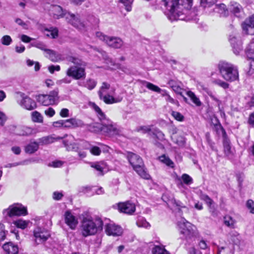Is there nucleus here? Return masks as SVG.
<instances>
[{"label":"nucleus","mask_w":254,"mask_h":254,"mask_svg":"<svg viewBox=\"0 0 254 254\" xmlns=\"http://www.w3.org/2000/svg\"><path fill=\"white\" fill-rule=\"evenodd\" d=\"M91 107L97 113V116L101 123H94L91 124L88 126V129L91 132H98L102 131L112 135L118 134L120 131L116 125L113 124L112 121L107 118L105 113L96 104L93 103L91 104Z\"/></svg>","instance_id":"f257e3e1"},{"label":"nucleus","mask_w":254,"mask_h":254,"mask_svg":"<svg viewBox=\"0 0 254 254\" xmlns=\"http://www.w3.org/2000/svg\"><path fill=\"white\" fill-rule=\"evenodd\" d=\"M168 10V17L172 21L186 20L185 12L192 5V0H162Z\"/></svg>","instance_id":"f03ea898"},{"label":"nucleus","mask_w":254,"mask_h":254,"mask_svg":"<svg viewBox=\"0 0 254 254\" xmlns=\"http://www.w3.org/2000/svg\"><path fill=\"white\" fill-rule=\"evenodd\" d=\"M79 218L81 234L84 237L94 235L98 231L102 230L103 223L102 220L98 218L94 220L88 212H83L80 215Z\"/></svg>","instance_id":"7ed1b4c3"},{"label":"nucleus","mask_w":254,"mask_h":254,"mask_svg":"<svg viewBox=\"0 0 254 254\" xmlns=\"http://www.w3.org/2000/svg\"><path fill=\"white\" fill-rule=\"evenodd\" d=\"M219 71L222 77L228 81H234L239 79L237 67L231 63L221 62L218 64Z\"/></svg>","instance_id":"20e7f679"},{"label":"nucleus","mask_w":254,"mask_h":254,"mask_svg":"<svg viewBox=\"0 0 254 254\" xmlns=\"http://www.w3.org/2000/svg\"><path fill=\"white\" fill-rule=\"evenodd\" d=\"M178 227L180 234L187 240L196 237L198 234L195 226L185 219H181L178 222Z\"/></svg>","instance_id":"39448f33"},{"label":"nucleus","mask_w":254,"mask_h":254,"mask_svg":"<svg viewBox=\"0 0 254 254\" xmlns=\"http://www.w3.org/2000/svg\"><path fill=\"white\" fill-rule=\"evenodd\" d=\"M36 99L43 106L57 105L59 102V90L56 89L48 94H40L37 96Z\"/></svg>","instance_id":"423d86ee"},{"label":"nucleus","mask_w":254,"mask_h":254,"mask_svg":"<svg viewBox=\"0 0 254 254\" xmlns=\"http://www.w3.org/2000/svg\"><path fill=\"white\" fill-rule=\"evenodd\" d=\"M4 217H13L15 216L26 215L27 214V209L22 204L17 203L11 205L8 208L3 210Z\"/></svg>","instance_id":"0eeeda50"},{"label":"nucleus","mask_w":254,"mask_h":254,"mask_svg":"<svg viewBox=\"0 0 254 254\" xmlns=\"http://www.w3.org/2000/svg\"><path fill=\"white\" fill-rule=\"evenodd\" d=\"M18 95L17 102L22 108L27 110H33L37 107V104L34 100L32 99L25 93L19 92Z\"/></svg>","instance_id":"6e6552de"},{"label":"nucleus","mask_w":254,"mask_h":254,"mask_svg":"<svg viewBox=\"0 0 254 254\" xmlns=\"http://www.w3.org/2000/svg\"><path fill=\"white\" fill-rule=\"evenodd\" d=\"M96 36L100 40L105 42L109 46L114 48H120L123 45L122 40L116 37H109L100 32L96 33Z\"/></svg>","instance_id":"1a4fd4ad"},{"label":"nucleus","mask_w":254,"mask_h":254,"mask_svg":"<svg viewBox=\"0 0 254 254\" xmlns=\"http://www.w3.org/2000/svg\"><path fill=\"white\" fill-rule=\"evenodd\" d=\"M66 74L76 80L84 79L86 76L85 68L79 66H71L66 70Z\"/></svg>","instance_id":"9d476101"},{"label":"nucleus","mask_w":254,"mask_h":254,"mask_svg":"<svg viewBox=\"0 0 254 254\" xmlns=\"http://www.w3.org/2000/svg\"><path fill=\"white\" fill-rule=\"evenodd\" d=\"M34 242L36 245L42 244L50 236L49 232L44 228L37 227L33 231Z\"/></svg>","instance_id":"9b49d317"},{"label":"nucleus","mask_w":254,"mask_h":254,"mask_svg":"<svg viewBox=\"0 0 254 254\" xmlns=\"http://www.w3.org/2000/svg\"><path fill=\"white\" fill-rule=\"evenodd\" d=\"M66 20L75 28L79 30L83 29L85 27V24L81 21L78 15L69 13L66 15Z\"/></svg>","instance_id":"f8f14e48"},{"label":"nucleus","mask_w":254,"mask_h":254,"mask_svg":"<svg viewBox=\"0 0 254 254\" xmlns=\"http://www.w3.org/2000/svg\"><path fill=\"white\" fill-rule=\"evenodd\" d=\"M63 143L66 150L68 151H78L79 150L78 144L75 142L74 137L71 135H65L64 138Z\"/></svg>","instance_id":"ddd939ff"},{"label":"nucleus","mask_w":254,"mask_h":254,"mask_svg":"<svg viewBox=\"0 0 254 254\" xmlns=\"http://www.w3.org/2000/svg\"><path fill=\"white\" fill-rule=\"evenodd\" d=\"M118 210L122 213L127 214H132L135 211L134 203L127 201L124 202H119L117 204Z\"/></svg>","instance_id":"4468645a"},{"label":"nucleus","mask_w":254,"mask_h":254,"mask_svg":"<svg viewBox=\"0 0 254 254\" xmlns=\"http://www.w3.org/2000/svg\"><path fill=\"white\" fill-rule=\"evenodd\" d=\"M49 12L50 14L56 19H59L64 17L66 18V14L69 13V12L64 11L62 7L57 5H50Z\"/></svg>","instance_id":"2eb2a0df"},{"label":"nucleus","mask_w":254,"mask_h":254,"mask_svg":"<svg viewBox=\"0 0 254 254\" xmlns=\"http://www.w3.org/2000/svg\"><path fill=\"white\" fill-rule=\"evenodd\" d=\"M229 41L234 53L236 55H239L243 49L242 41L238 39V36L235 34L230 36Z\"/></svg>","instance_id":"dca6fc26"},{"label":"nucleus","mask_w":254,"mask_h":254,"mask_svg":"<svg viewBox=\"0 0 254 254\" xmlns=\"http://www.w3.org/2000/svg\"><path fill=\"white\" fill-rule=\"evenodd\" d=\"M65 224L72 230H74L78 224L77 218L70 211H66L64 214Z\"/></svg>","instance_id":"f3484780"},{"label":"nucleus","mask_w":254,"mask_h":254,"mask_svg":"<svg viewBox=\"0 0 254 254\" xmlns=\"http://www.w3.org/2000/svg\"><path fill=\"white\" fill-rule=\"evenodd\" d=\"M246 53L248 58L252 60L250 65V70L248 71L249 74H252L254 70V68H253L254 67V38L247 47Z\"/></svg>","instance_id":"a211bd4d"},{"label":"nucleus","mask_w":254,"mask_h":254,"mask_svg":"<svg viewBox=\"0 0 254 254\" xmlns=\"http://www.w3.org/2000/svg\"><path fill=\"white\" fill-rule=\"evenodd\" d=\"M242 26L245 34L254 35V15L246 20Z\"/></svg>","instance_id":"6ab92c4d"},{"label":"nucleus","mask_w":254,"mask_h":254,"mask_svg":"<svg viewBox=\"0 0 254 254\" xmlns=\"http://www.w3.org/2000/svg\"><path fill=\"white\" fill-rule=\"evenodd\" d=\"M106 232L108 235L119 236L123 233L122 229L114 223H109L106 226Z\"/></svg>","instance_id":"aec40b11"},{"label":"nucleus","mask_w":254,"mask_h":254,"mask_svg":"<svg viewBox=\"0 0 254 254\" xmlns=\"http://www.w3.org/2000/svg\"><path fill=\"white\" fill-rule=\"evenodd\" d=\"M127 159L132 166L133 169L143 165L142 159L137 155L131 152H129L127 155Z\"/></svg>","instance_id":"412c9836"},{"label":"nucleus","mask_w":254,"mask_h":254,"mask_svg":"<svg viewBox=\"0 0 254 254\" xmlns=\"http://www.w3.org/2000/svg\"><path fill=\"white\" fill-rule=\"evenodd\" d=\"M102 98L100 99L103 100L107 104H112L114 103H119L123 100V97L118 96L114 97L110 94H107L105 96H102Z\"/></svg>","instance_id":"4be33fe9"},{"label":"nucleus","mask_w":254,"mask_h":254,"mask_svg":"<svg viewBox=\"0 0 254 254\" xmlns=\"http://www.w3.org/2000/svg\"><path fill=\"white\" fill-rule=\"evenodd\" d=\"M2 248L7 254H16L18 251L17 246L13 245L11 242L5 243L3 245Z\"/></svg>","instance_id":"5701e85b"},{"label":"nucleus","mask_w":254,"mask_h":254,"mask_svg":"<svg viewBox=\"0 0 254 254\" xmlns=\"http://www.w3.org/2000/svg\"><path fill=\"white\" fill-rule=\"evenodd\" d=\"M230 9L237 17L241 16V13H243V9L241 5L235 2L231 3Z\"/></svg>","instance_id":"b1692460"},{"label":"nucleus","mask_w":254,"mask_h":254,"mask_svg":"<svg viewBox=\"0 0 254 254\" xmlns=\"http://www.w3.org/2000/svg\"><path fill=\"white\" fill-rule=\"evenodd\" d=\"M39 149V144L36 141L30 142L25 147V151L27 153L33 154Z\"/></svg>","instance_id":"393cba45"},{"label":"nucleus","mask_w":254,"mask_h":254,"mask_svg":"<svg viewBox=\"0 0 254 254\" xmlns=\"http://www.w3.org/2000/svg\"><path fill=\"white\" fill-rule=\"evenodd\" d=\"M91 167L97 170L99 175H103L104 170L107 169V165L104 162L91 163Z\"/></svg>","instance_id":"a878e982"},{"label":"nucleus","mask_w":254,"mask_h":254,"mask_svg":"<svg viewBox=\"0 0 254 254\" xmlns=\"http://www.w3.org/2000/svg\"><path fill=\"white\" fill-rule=\"evenodd\" d=\"M134 170L143 179L148 180L150 176L144 168V164L134 169Z\"/></svg>","instance_id":"bb28decb"},{"label":"nucleus","mask_w":254,"mask_h":254,"mask_svg":"<svg viewBox=\"0 0 254 254\" xmlns=\"http://www.w3.org/2000/svg\"><path fill=\"white\" fill-rule=\"evenodd\" d=\"M134 170L143 179L148 180L150 176L144 168V164L134 169Z\"/></svg>","instance_id":"cd10ccee"},{"label":"nucleus","mask_w":254,"mask_h":254,"mask_svg":"<svg viewBox=\"0 0 254 254\" xmlns=\"http://www.w3.org/2000/svg\"><path fill=\"white\" fill-rule=\"evenodd\" d=\"M47 54L49 55V58L53 62H56L62 60V55L53 50H47Z\"/></svg>","instance_id":"c85d7f7f"},{"label":"nucleus","mask_w":254,"mask_h":254,"mask_svg":"<svg viewBox=\"0 0 254 254\" xmlns=\"http://www.w3.org/2000/svg\"><path fill=\"white\" fill-rule=\"evenodd\" d=\"M110 85L109 84L106 82H103L100 90L98 91V95L99 98H102V96H105L107 94H109L108 90L110 89Z\"/></svg>","instance_id":"c756f323"},{"label":"nucleus","mask_w":254,"mask_h":254,"mask_svg":"<svg viewBox=\"0 0 254 254\" xmlns=\"http://www.w3.org/2000/svg\"><path fill=\"white\" fill-rule=\"evenodd\" d=\"M31 120L34 123H42L43 116L38 111H34L31 113Z\"/></svg>","instance_id":"7c9ffc66"},{"label":"nucleus","mask_w":254,"mask_h":254,"mask_svg":"<svg viewBox=\"0 0 254 254\" xmlns=\"http://www.w3.org/2000/svg\"><path fill=\"white\" fill-rule=\"evenodd\" d=\"M169 84L171 87L172 89L177 94L182 95L183 88L181 87L178 83L175 81L171 80L169 81Z\"/></svg>","instance_id":"2f4dec72"},{"label":"nucleus","mask_w":254,"mask_h":254,"mask_svg":"<svg viewBox=\"0 0 254 254\" xmlns=\"http://www.w3.org/2000/svg\"><path fill=\"white\" fill-rule=\"evenodd\" d=\"M152 252L153 254H170L163 245L155 246Z\"/></svg>","instance_id":"473e14b6"},{"label":"nucleus","mask_w":254,"mask_h":254,"mask_svg":"<svg viewBox=\"0 0 254 254\" xmlns=\"http://www.w3.org/2000/svg\"><path fill=\"white\" fill-rule=\"evenodd\" d=\"M94 51H97L99 53H100L104 57V59L106 61V62L107 64H110L111 65L115 66L116 67H118L119 65L118 64H115L114 61L110 59L109 57L106 55V53L104 52H103L102 51L99 50L96 48H93Z\"/></svg>","instance_id":"72a5a7b5"},{"label":"nucleus","mask_w":254,"mask_h":254,"mask_svg":"<svg viewBox=\"0 0 254 254\" xmlns=\"http://www.w3.org/2000/svg\"><path fill=\"white\" fill-rule=\"evenodd\" d=\"M187 94L196 106H201V102H200L199 99L196 96L193 92L189 91L187 92Z\"/></svg>","instance_id":"f704fd0d"},{"label":"nucleus","mask_w":254,"mask_h":254,"mask_svg":"<svg viewBox=\"0 0 254 254\" xmlns=\"http://www.w3.org/2000/svg\"><path fill=\"white\" fill-rule=\"evenodd\" d=\"M29 223V221H25L22 219H18L13 222V224L19 228L25 229Z\"/></svg>","instance_id":"c9c22d12"},{"label":"nucleus","mask_w":254,"mask_h":254,"mask_svg":"<svg viewBox=\"0 0 254 254\" xmlns=\"http://www.w3.org/2000/svg\"><path fill=\"white\" fill-rule=\"evenodd\" d=\"M68 61L73 63L74 64L73 66H82L85 65V63L83 61L76 57H69L68 58Z\"/></svg>","instance_id":"e433bc0d"},{"label":"nucleus","mask_w":254,"mask_h":254,"mask_svg":"<svg viewBox=\"0 0 254 254\" xmlns=\"http://www.w3.org/2000/svg\"><path fill=\"white\" fill-rule=\"evenodd\" d=\"M22 132L20 133L22 135H30L36 133V130L34 128L24 127L22 129Z\"/></svg>","instance_id":"4c0bfd02"},{"label":"nucleus","mask_w":254,"mask_h":254,"mask_svg":"<svg viewBox=\"0 0 254 254\" xmlns=\"http://www.w3.org/2000/svg\"><path fill=\"white\" fill-rule=\"evenodd\" d=\"M159 160L161 162L165 164L168 166L173 167L174 163L169 157L166 156L165 155H163L159 157Z\"/></svg>","instance_id":"58836bf2"},{"label":"nucleus","mask_w":254,"mask_h":254,"mask_svg":"<svg viewBox=\"0 0 254 254\" xmlns=\"http://www.w3.org/2000/svg\"><path fill=\"white\" fill-rule=\"evenodd\" d=\"M44 138H45V142L46 145L51 144L52 143L56 141L59 140L63 138V137L60 136L55 137L53 135L44 136Z\"/></svg>","instance_id":"ea45409f"},{"label":"nucleus","mask_w":254,"mask_h":254,"mask_svg":"<svg viewBox=\"0 0 254 254\" xmlns=\"http://www.w3.org/2000/svg\"><path fill=\"white\" fill-rule=\"evenodd\" d=\"M71 128L82 127L84 126L83 122L79 119L71 118Z\"/></svg>","instance_id":"a19ab883"},{"label":"nucleus","mask_w":254,"mask_h":254,"mask_svg":"<svg viewBox=\"0 0 254 254\" xmlns=\"http://www.w3.org/2000/svg\"><path fill=\"white\" fill-rule=\"evenodd\" d=\"M136 224L139 227L148 228L150 227V224L143 218L138 219V220L136 222Z\"/></svg>","instance_id":"79ce46f5"},{"label":"nucleus","mask_w":254,"mask_h":254,"mask_svg":"<svg viewBox=\"0 0 254 254\" xmlns=\"http://www.w3.org/2000/svg\"><path fill=\"white\" fill-rule=\"evenodd\" d=\"M199 197L201 200L205 202L208 206L212 205L214 202L213 200L205 194L201 193Z\"/></svg>","instance_id":"37998d69"},{"label":"nucleus","mask_w":254,"mask_h":254,"mask_svg":"<svg viewBox=\"0 0 254 254\" xmlns=\"http://www.w3.org/2000/svg\"><path fill=\"white\" fill-rule=\"evenodd\" d=\"M224 219V224L226 226L231 228H233L234 227L235 221L231 216H225Z\"/></svg>","instance_id":"c03bdc74"},{"label":"nucleus","mask_w":254,"mask_h":254,"mask_svg":"<svg viewBox=\"0 0 254 254\" xmlns=\"http://www.w3.org/2000/svg\"><path fill=\"white\" fill-rule=\"evenodd\" d=\"M216 0H201L200 4L204 8L209 7L214 5Z\"/></svg>","instance_id":"a18cd8bd"},{"label":"nucleus","mask_w":254,"mask_h":254,"mask_svg":"<svg viewBox=\"0 0 254 254\" xmlns=\"http://www.w3.org/2000/svg\"><path fill=\"white\" fill-rule=\"evenodd\" d=\"M1 44L5 46L9 45L12 42V39L9 35H4L0 39Z\"/></svg>","instance_id":"49530a36"},{"label":"nucleus","mask_w":254,"mask_h":254,"mask_svg":"<svg viewBox=\"0 0 254 254\" xmlns=\"http://www.w3.org/2000/svg\"><path fill=\"white\" fill-rule=\"evenodd\" d=\"M146 87L153 91L156 92L157 93H160L161 91V89L157 86L150 83V82H146Z\"/></svg>","instance_id":"de8ad7c7"},{"label":"nucleus","mask_w":254,"mask_h":254,"mask_svg":"<svg viewBox=\"0 0 254 254\" xmlns=\"http://www.w3.org/2000/svg\"><path fill=\"white\" fill-rule=\"evenodd\" d=\"M224 151L225 155L229 156L231 154V148L230 143L228 141H225L223 143Z\"/></svg>","instance_id":"09e8293b"},{"label":"nucleus","mask_w":254,"mask_h":254,"mask_svg":"<svg viewBox=\"0 0 254 254\" xmlns=\"http://www.w3.org/2000/svg\"><path fill=\"white\" fill-rule=\"evenodd\" d=\"M133 0H120V1L122 3L127 11H130L131 10V4Z\"/></svg>","instance_id":"8fccbe9b"},{"label":"nucleus","mask_w":254,"mask_h":254,"mask_svg":"<svg viewBox=\"0 0 254 254\" xmlns=\"http://www.w3.org/2000/svg\"><path fill=\"white\" fill-rule=\"evenodd\" d=\"M47 31L49 33L47 34L48 36H51L53 38H56L58 36V30L56 28H51L50 29L48 30Z\"/></svg>","instance_id":"3c124183"},{"label":"nucleus","mask_w":254,"mask_h":254,"mask_svg":"<svg viewBox=\"0 0 254 254\" xmlns=\"http://www.w3.org/2000/svg\"><path fill=\"white\" fill-rule=\"evenodd\" d=\"M163 96H165V99L166 101L171 103L172 104H176L177 106H179V104L178 101L174 100L172 98L169 94H168L166 92L162 94Z\"/></svg>","instance_id":"603ef678"},{"label":"nucleus","mask_w":254,"mask_h":254,"mask_svg":"<svg viewBox=\"0 0 254 254\" xmlns=\"http://www.w3.org/2000/svg\"><path fill=\"white\" fill-rule=\"evenodd\" d=\"M213 82L224 89H227L229 88V84L220 79H216L213 81Z\"/></svg>","instance_id":"864d4df0"},{"label":"nucleus","mask_w":254,"mask_h":254,"mask_svg":"<svg viewBox=\"0 0 254 254\" xmlns=\"http://www.w3.org/2000/svg\"><path fill=\"white\" fill-rule=\"evenodd\" d=\"M135 130L137 132H141L143 133H146L150 131L151 128L149 126H140L136 127Z\"/></svg>","instance_id":"5fc2aeb1"},{"label":"nucleus","mask_w":254,"mask_h":254,"mask_svg":"<svg viewBox=\"0 0 254 254\" xmlns=\"http://www.w3.org/2000/svg\"><path fill=\"white\" fill-rule=\"evenodd\" d=\"M96 85V82L93 79H88L85 84V87L89 90H92Z\"/></svg>","instance_id":"6e6d98bb"},{"label":"nucleus","mask_w":254,"mask_h":254,"mask_svg":"<svg viewBox=\"0 0 254 254\" xmlns=\"http://www.w3.org/2000/svg\"><path fill=\"white\" fill-rule=\"evenodd\" d=\"M172 116L178 121H183L184 119V117L179 112L176 111H172Z\"/></svg>","instance_id":"4d7b16f0"},{"label":"nucleus","mask_w":254,"mask_h":254,"mask_svg":"<svg viewBox=\"0 0 254 254\" xmlns=\"http://www.w3.org/2000/svg\"><path fill=\"white\" fill-rule=\"evenodd\" d=\"M184 183L187 185H190L192 183V178L188 174H184L182 176Z\"/></svg>","instance_id":"13d9d810"},{"label":"nucleus","mask_w":254,"mask_h":254,"mask_svg":"<svg viewBox=\"0 0 254 254\" xmlns=\"http://www.w3.org/2000/svg\"><path fill=\"white\" fill-rule=\"evenodd\" d=\"M6 234L4 226L0 223V241H3L5 239Z\"/></svg>","instance_id":"bf43d9fd"},{"label":"nucleus","mask_w":254,"mask_h":254,"mask_svg":"<svg viewBox=\"0 0 254 254\" xmlns=\"http://www.w3.org/2000/svg\"><path fill=\"white\" fill-rule=\"evenodd\" d=\"M247 207L250 209V212L254 214V202L252 199H249L247 202Z\"/></svg>","instance_id":"052dcab7"},{"label":"nucleus","mask_w":254,"mask_h":254,"mask_svg":"<svg viewBox=\"0 0 254 254\" xmlns=\"http://www.w3.org/2000/svg\"><path fill=\"white\" fill-rule=\"evenodd\" d=\"M64 194L62 192L54 191L53 193V198L55 200H60L62 199Z\"/></svg>","instance_id":"680f3d73"},{"label":"nucleus","mask_w":254,"mask_h":254,"mask_svg":"<svg viewBox=\"0 0 254 254\" xmlns=\"http://www.w3.org/2000/svg\"><path fill=\"white\" fill-rule=\"evenodd\" d=\"M90 151L94 155H99L101 152L100 148L97 146H92L91 147Z\"/></svg>","instance_id":"e2e57ef3"},{"label":"nucleus","mask_w":254,"mask_h":254,"mask_svg":"<svg viewBox=\"0 0 254 254\" xmlns=\"http://www.w3.org/2000/svg\"><path fill=\"white\" fill-rule=\"evenodd\" d=\"M210 97L214 101H215L217 104V106L219 108H220V105L221 104V101L219 100L213 93V92L211 91L208 93V94Z\"/></svg>","instance_id":"0e129e2a"},{"label":"nucleus","mask_w":254,"mask_h":254,"mask_svg":"<svg viewBox=\"0 0 254 254\" xmlns=\"http://www.w3.org/2000/svg\"><path fill=\"white\" fill-rule=\"evenodd\" d=\"M45 115L49 117H52L55 114V111L52 107H49L44 112Z\"/></svg>","instance_id":"69168bd1"},{"label":"nucleus","mask_w":254,"mask_h":254,"mask_svg":"<svg viewBox=\"0 0 254 254\" xmlns=\"http://www.w3.org/2000/svg\"><path fill=\"white\" fill-rule=\"evenodd\" d=\"M7 117L6 115L1 111H0V125L3 126L5 122L7 120Z\"/></svg>","instance_id":"338daca9"},{"label":"nucleus","mask_w":254,"mask_h":254,"mask_svg":"<svg viewBox=\"0 0 254 254\" xmlns=\"http://www.w3.org/2000/svg\"><path fill=\"white\" fill-rule=\"evenodd\" d=\"M61 69L60 66L59 65H51L48 67V69L51 73H54L55 71H59Z\"/></svg>","instance_id":"774afa93"}]
</instances>
